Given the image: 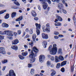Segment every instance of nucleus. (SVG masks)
I'll list each match as a JSON object with an SVG mask.
<instances>
[{"label":"nucleus","mask_w":76,"mask_h":76,"mask_svg":"<svg viewBox=\"0 0 76 76\" xmlns=\"http://www.w3.org/2000/svg\"><path fill=\"white\" fill-rule=\"evenodd\" d=\"M33 50L36 54H34V53H33V51L32 50L30 53L29 57L31 58V59L30 60V63L31 64L35 62V57L37 56V53L38 52V50L35 47H34L33 48Z\"/></svg>","instance_id":"nucleus-1"},{"label":"nucleus","mask_w":76,"mask_h":76,"mask_svg":"<svg viewBox=\"0 0 76 76\" xmlns=\"http://www.w3.org/2000/svg\"><path fill=\"white\" fill-rule=\"evenodd\" d=\"M58 9H60L59 11L61 13H62V12H63V13H64L65 14H66V13H67L66 11L64 9V6L63 4L61 3H59L58 5Z\"/></svg>","instance_id":"nucleus-2"},{"label":"nucleus","mask_w":76,"mask_h":76,"mask_svg":"<svg viewBox=\"0 0 76 76\" xmlns=\"http://www.w3.org/2000/svg\"><path fill=\"white\" fill-rule=\"evenodd\" d=\"M57 45L54 44L53 45L52 50L50 51V54L52 55H55L56 54L57 52Z\"/></svg>","instance_id":"nucleus-3"},{"label":"nucleus","mask_w":76,"mask_h":76,"mask_svg":"<svg viewBox=\"0 0 76 76\" xmlns=\"http://www.w3.org/2000/svg\"><path fill=\"white\" fill-rule=\"evenodd\" d=\"M35 25L36 26V32L37 35H39L40 34V31L39 29L41 28V25L40 24H38V23H36Z\"/></svg>","instance_id":"nucleus-4"},{"label":"nucleus","mask_w":76,"mask_h":76,"mask_svg":"<svg viewBox=\"0 0 76 76\" xmlns=\"http://www.w3.org/2000/svg\"><path fill=\"white\" fill-rule=\"evenodd\" d=\"M43 4H44L43 5V9L45 10L47 9V8L48 7V4H47V3L45 2V0H39Z\"/></svg>","instance_id":"nucleus-5"},{"label":"nucleus","mask_w":76,"mask_h":76,"mask_svg":"<svg viewBox=\"0 0 76 76\" xmlns=\"http://www.w3.org/2000/svg\"><path fill=\"white\" fill-rule=\"evenodd\" d=\"M6 76H16V74L13 70H10L9 71V74H7Z\"/></svg>","instance_id":"nucleus-6"},{"label":"nucleus","mask_w":76,"mask_h":76,"mask_svg":"<svg viewBox=\"0 0 76 76\" xmlns=\"http://www.w3.org/2000/svg\"><path fill=\"white\" fill-rule=\"evenodd\" d=\"M39 60L40 62L42 63L43 62L44 60H45V56L44 55H41L39 57Z\"/></svg>","instance_id":"nucleus-7"},{"label":"nucleus","mask_w":76,"mask_h":76,"mask_svg":"<svg viewBox=\"0 0 76 76\" xmlns=\"http://www.w3.org/2000/svg\"><path fill=\"white\" fill-rule=\"evenodd\" d=\"M5 49L3 47L0 48V53H1L3 54H6V51Z\"/></svg>","instance_id":"nucleus-8"},{"label":"nucleus","mask_w":76,"mask_h":76,"mask_svg":"<svg viewBox=\"0 0 76 76\" xmlns=\"http://www.w3.org/2000/svg\"><path fill=\"white\" fill-rule=\"evenodd\" d=\"M42 28L43 32H45L46 31H47L48 32H50V30L49 28L47 27L46 29H45V26H43Z\"/></svg>","instance_id":"nucleus-9"},{"label":"nucleus","mask_w":76,"mask_h":76,"mask_svg":"<svg viewBox=\"0 0 76 76\" xmlns=\"http://www.w3.org/2000/svg\"><path fill=\"white\" fill-rule=\"evenodd\" d=\"M19 42V40L15 39L12 41V45H16V44H18Z\"/></svg>","instance_id":"nucleus-10"},{"label":"nucleus","mask_w":76,"mask_h":76,"mask_svg":"<svg viewBox=\"0 0 76 76\" xmlns=\"http://www.w3.org/2000/svg\"><path fill=\"white\" fill-rule=\"evenodd\" d=\"M42 37L43 39H48V35L44 33L42 34Z\"/></svg>","instance_id":"nucleus-11"},{"label":"nucleus","mask_w":76,"mask_h":76,"mask_svg":"<svg viewBox=\"0 0 76 76\" xmlns=\"http://www.w3.org/2000/svg\"><path fill=\"white\" fill-rule=\"evenodd\" d=\"M13 32L12 31H7V35L8 36H11V37L13 36Z\"/></svg>","instance_id":"nucleus-12"},{"label":"nucleus","mask_w":76,"mask_h":76,"mask_svg":"<svg viewBox=\"0 0 76 76\" xmlns=\"http://www.w3.org/2000/svg\"><path fill=\"white\" fill-rule=\"evenodd\" d=\"M58 57L59 59L61 60V61H63L64 60V57L61 55L59 56Z\"/></svg>","instance_id":"nucleus-13"},{"label":"nucleus","mask_w":76,"mask_h":76,"mask_svg":"<svg viewBox=\"0 0 76 76\" xmlns=\"http://www.w3.org/2000/svg\"><path fill=\"white\" fill-rule=\"evenodd\" d=\"M31 14L34 17H36L37 16V13H36V12L34 11H32L31 12Z\"/></svg>","instance_id":"nucleus-14"},{"label":"nucleus","mask_w":76,"mask_h":76,"mask_svg":"<svg viewBox=\"0 0 76 76\" xmlns=\"http://www.w3.org/2000/svg\"><path fill=\"white\" fill-rule=\"evenodd\" d=\"M66 63H67V61H64L61 62L60 66H65V65L66 64Z\"/></svg>","instance_id":"nucleus-15"},{"label":"nucleus","mask_w":76,"mask_h":76,"mask_svg":"<svg viewBox=\"0 0 76 76\" xmlns=\"http://www.w3.org/2000/svg\"><path fill=\"white\" fill-rule=\"evenodd\" d=\"M12 1H14V3L15 4H16V5H17V6H20V4H19V3L18 2L16 1H17V0H12Z\"/></svg>","instance_id":"nucleus-16"},{"label":"nucleus","mask_w":76,"mask_h":76,"mask_svg":"<svg viewBox=\"0 0 76 76\" xmlns=\"http://www.w3.org/2000/svg\"><path fill=\"white\" fill-rule=\"evenodd\" d=\"M42 45L44 47H45V48L47 47V42L46 41H45L42 42Z\"/></svg>","instance_id":"nucleus-17"},{"label":"nucleus","mask_w":76,"mask_h":76,"mask_svg":"<svg viewBox=\"0 0 76 76\" xmlns=\"http://www.w3.org/2000/svg\"><path fill=\"white\" fill-rule=\"evenodd\" d=\"M11 48L13 50H17L18 49V48L16 45L12 46H11Z\"/></svg>","instance_id":"nucleus-18"},{"label":"nucleus","mask_w":76,"mask_h":76,"mask_svg":"<svg viewBox=\"0 0 76 76\" xmlns=\"http://www.w3.org/2000/svg\"><path fill=\"white\" fill-rule=\"evenodd\" d=\"M55 61L56 63H58L59 62V60H58V57L57 56H55Z\"/></svg>","instance_id":"nucleus-19"},{"label":"nucleus","mask_w":76,"mask_h":76,"mask_svg":"<svg viewBox=\"0 0 76 76\" xmlns=\"http://www.w3.org/2000/svg\"><path fill=\"white\" fill-rule=\"evenodd\" d=\"M51 72H53L51 74V76H54V75H56V71H54V70L52 69L51 70Z\"/></svg>","instance_id":"nucleus-20"},{"label":"nucleus","mask_w":76,"mask_h":76,"mask_svg":"<svg viewBox=\"0 0 76 76\" xmlns=\"http://www.w3.org/2000/svg\"><path fill=\"white\" fill-rule=\"evenodd\" d=\"M56 18L59 20V21H61L63 20L62 18L60 16H57Z\"/></svg>","instance_id":"nucleus-21"},{"label":"nucleus","mask_w":76,"mask_h":76,"mask_svg":"<svg viewBox=\"0 0 76 76\" xmlns=\"http://www.w3.org/2000/svg\"><path fill=\"white\" fill-rule=\"evenodd\" d=\"M21 54L23 56H26L28 55V52L26 51L25 52L22 53Z\"/></svg>","instance_id":"nucleus-22"},{"label":"nucleus","mask_w":76,"mask_h":76,"mask_svg":"<svg viewBox=\"0 0 76 76\" xmlns=\"http://www.w3.org/2000/svg\"><path fill=\"white\" fill-rule=\"evenodd\" d=\"M32 38L33 41H35V39H36V35L35 34H34L33 35Z\"/></svg>","instance_id":"nucleus-23"},{"label":"nucleus","mask_w":76,"mask_h":76,"mask_svg":"<svg viewBox=\"0 0 76 76\" xmlns=\"http://www.w3.org/2000/svg\"><path fill=\"white\" fill-rule=\"evenodd\" d=\"M23 19V17L22 16H20L19 18L16 19V21H20V20H22Z\"/></svg>","instance_id":"nucleus-24"},{"label":"nucleus","mask_w":76,"mask_h":76,"mask_svg":"<svg viewBox=\"0 0 76 76\" xmlns=\"http://www.w3.org/2000/svg\"><path fill=\"white\" fill-rule=\"evenodd\" d=\"M16 15V12H13L11 14L12 18H13L14 17H15V16Z\"/></svg>","instance_id":"nucleus-25"},{"label":"nucleus","mask_w":76,"mask_h":76,"mask_svg":"<svg viewBox=\"0 0 76 76\" xmlns=\"http://www.w3.org/2000/svg\"><path fill=\"white\" fill-rule=\"evenodd\" d=\"M61 25V23L59 22H56L55 23V26H60Z\"/></svg>","instance_id":"nucleus-26"},{"label":"nucleus","mask_w":76,"mask_h":76,"mask_svg":"<svg viewBox=\"0 0 76 76\" xmlns=\"http://www.w3.org/2000/svg\"><path fill=\"white\" fill-rule=\"evenodd\" d=\"M61 49H59L58 50V53L59 54H60L61 55L62 54V52H61Z\"/></svg>","instance_id":"nucleus-27"},{"label":"nucleus","mask_w":76,"mask_h":76,"mask_svg":"<svg viewBox=\"0 0 76 76\" xmlns=\"http://www.w3.org/2000/svg\"><path fill=\"white\" fill-rule=\"evenodd\" d=\"M1 62L3 64L6 63L7 62V60L6 59L4 60L1 61Z\"/></svg>","instance_id":"nucleus-28"},{"label":"nucleus","mask_w":76,"mask_h":76,"mask_svg":"<svg viewBox=\"0 0 76 76\" xmlns=\"http://www.w3.org/2000/svg\"><path fill=\"white\" fill-rule=\"evenodd\" d=\"M9 18V14H7L6 16H5L4 18L5 19H8Z\"/></svg>","instance_id":"nucleus-29"},{"label":"nucleus","mask_w":76,"mask_h":76,"mask_svg":"<svg viewBox=\"0 0 76 76\" xmlns=\"http://www.w3.org/2000/svg\"><path fill=\"white\" fill-rule=\"evenodd\" d=\"M18 57L21 60H23V59H25V58L21 55H19Z\"/></svg>","instance_id":"nucleus-30"},{"label":"nucleus","mask_w":76,"mask_h":76,"mask_svg":"<svg viewBox=\"0 0 76 76\" xmlns=\"http://www.w3.org/2000/svg\"><path fill=\"white\" fill-rule=\"evenodd\" d=\"M60 65V63H58L57 64L56 67L57 69H59V68H60V67L61 66Z\"/></svg>","instance_id":"nucleus-31"},{"label":"nucleus","mask_w":76,"mask_h":76,"mask_svg":"<svg viewBox=\"0 0 76 76\" xmlns=\"http://www.w3.org/2000/svg\"><path fill=\"white\" fill-rule=\"evenodd\" d=\"M6 12V10H3L2 11H0V15H1V14H3L5 12Z\"/></svg>","instance_id":"nucleus-32"},{"label":"nucleus","mask_w":76,"mask_h":76,"mask_svg":"<svg viewBox=\"0 0 76 76\" xmlns=\"http://www.w3.org/2000/svg\"><path fill=\"white\" fill-rule=\"evenodd\" d=\"M48 50H49V51H50H50L53 50V48H52V46L50 45L48 48Z\"/></svg>","instance_id":"nucleus-33"},{"label":"nucleus","mask_w":76,"mask_h":76,"mask_svg":"<svg viewBox=\"0 0 76 76\" xmlns=\"http://www.w3.org/2000/svg\"><path fill=\"white\" fill-rule=\"evenodd\" d=\"M47 64L48 66H50L51 65V62L49 61H48L47 62Z\"/></svg>","instance_id":"nucleus-34"},{"label":"nucleus","mask_w":76,"mask_h":76,"mask_svg":"<svg viewBox=\"0 0 76 76\" xmlns=\"http://www.w3.org/2000/svg\"><path fill=\"white\" fill-rule=\"evenodd\" d=\"M31 75H33L34 73V69H31Z\"/></svg>","instance_id":"nucleus-35"},{"label":"nucleus","mask_w":76,"mask_h":76,"mask_svg":"<svg viewBox=\"0 0 76 76\" xmlns=\"http://www.w3.org/2000/svg\"><path fill=\"white\" fill-rule=\"evenodd\" d=\"M74 70V65H73V66H72L71 67V72H73Z\"/></svg>","instance_id":"nucleus-36"},{"label":"nucleus","mask_w":76,"mask_h":76,"mask_svg":"<svg viewBox=\"0 0 76 76\" xmlns=\"http://www.w3.org/2000/svg\"><path fill=\"white\" fill-rule=\"evenodd\" d=\"M29 33L30 34H33V31L32 29H30L29 31Z\"/></svg>","instance_id":"nucleus-37"},{"label":"nucleus","mask_w":76,"mask_h":76,"mask_svg":"<svg viewBox=\"0 0 76 76\" xmlns=\"http://www.w3.org/2000/svg\"><path fill=\"white\" fill-rule=\"evenodd\" d=\"M50 60L52 61H54V57L53 56H51L50 58Z\"/></svg>","instance_id":"nucleus-38"},{"label":"nucleus","mask_w":76,"mask_h":76,"mask_svg":"<svg viewBox=\"0 0 76 76\" xmlns=\"http://www.w3.org/2000/svg\"><path fill=\"white\" fill-rule=\"evenodd\" d=\"M61 71L63 73H64V67L62 68L61 69Z\"/></svg>","instance_id":"nucleus-39"},{"label":"nucleus","mask_w":76,"mask_h":76,"mask_svg":"<svg viewBox=\"0 0 76 76\" xmlns=\"http://www.w3.org/2000/svg\"><path fill=\"white\" fill-rule=\"evenodd\" d=\"M18 34L19 35H20V34L22 33V32L21 31V30H19L18 31Z\"/></svg>","instance_id":"nucleus-40"},{"label":"nucleus","mask_w":76,"mask_h":76,"mask_svg":"<svg viewBox=\"0 0 76 76\" xmlns=\"http://www.w3.org/2000/svg\"><path fill=\"white\" fill-rule=\"evenodd\" d=\"M46 27H47V28H50V24L48 23L46 24Z\"/></svg>","instance_id":"nucleus-41"},{"label":"nucleus","mask_w":76,"mask_h":76,"mask_svg":"<svg viewBox=\"0 0 76 76\" xmlns=\"http://www.w3.org/2000/svg\"><path fill=\"white\" fill-rule=\"evenodd\" d=\"M6 23H3L2 24V26L4 28H5V24Z\"/></svg>","instance_id":"nucleus-42"},{"label":"nucleus","mask_w":76,"mask_h":76,"mask_svg":"<svg viewBox=\"0 0 76 76\" xmlns=\"http://www.w3.org/2000/svg\"><path fill=\"white\" fill-rule=\"evenodd\" d=\"M32 66V64H28V67H31Z\"/></svg>","instance_id":"nucleus-43"},{"label":"nucleus","mask_w":76,"mask_h":76,"mask_svg":"<svg viewBox=\"0 0 76 76\" xmlns=\"http://www.w3.org/2000/svg\"><path fill=\"white\" fill-rule=\"evenodd\" d=\"M7 38H8V39H13V37H7Z\"/></svg>","instance_id":"nucleus-44"},{"label":"nucleus","mask_w":76,"mask_h":76,"mask_svg":"<svg viewBox=\"0 0 76 76\" xmlns=\"http://www.w3.org/2000/svg\"><path fill=\"white\" fill-rule=\"evenodd\" d=\"M6 33L7 34V31H5L3 32V35L6 34Z\"/></svg>","instance_id":"nucleus-45"},{"label":"nucleus","mask_w":76,"mask_h":76,"mask_svg":"<svg viewBox=\"0 0 76 76\" xmlns=\"http://www.w3.org/2000/svg\"><path fill=\"white\" fill-rule=\"evenodd\" d=\"M11 8H12V9H20V10H22V9L20 8H19V7L15 8L14 7H12Z\"/></svg>","instance_id":"nucleus-46"},{"label":"nucleus","mask_w":76,"mask_h":76,"mask_svg":"<svg viewBox=\"0 0 76 76\" xmlns=\"http://www.w3.org/2000/svg\"><path fill=\"white\" fill-rule=\"evenodd\" d=\"M33 44H34L33 42H30L29 43V45H31V47H32V45H33Z\"/></svg>","instance_id":"nucleus-47"},{"label":"nucleus","mask_w":76,"mask_h":76,"mask_svg":"<svg viewBox=\"0 0 76 76\" xmlns=\"http://www.w3.org/2000/svg\"><path fill=\"white\" fill-rule=\"evenodd\" d=\"M8 27H9V25L5 23V28H8Z\"/></svg>","instance_id":"nucleus-48"},{"label":"nucleus","mask_w":76,"mask_h":76,"mask_svg":"<svg viewBox=\"0 0 76 76\" xmlns=\"http://www.w3.org/2000/svg\"><path fill=\"white\" fill-rule=\"evenodd\" d=\"M54 34L57 35H58L59 34V33L55 31L54 33Z\"/></svg>","instance_id":"nucleus-49"},{"label":"nucleus","mask_w":76,"mask_h":76,"mask_svg":"<svg viewBox=\"0 0 76 76\" xmlns=\"http://www.w3.org/2000/svg\"><path fill=\"white\" fill-rule=\"evenodd\" d=\"M47 1L50 4H51V1H50V0H47Z\"/></svg>","instance_id":"nucleus-50"},{"label":"nucleus","mask_w":76,"mask_h":76,"mask_svg":"<svg viewBox=\"0 0 76 76\" xmlns=\"http://www.w3.org/2000/svg\"><path fill=\"white\" fill-rule=\"evenodd\" d=\"M29 35L27 34L25 37V38H29Z\"/></svg>","instance_id":"nucleus-51"},{"label":"nucleus","mask_w":76,"mask_h":76,"mask_svg":"<svg viewBox=\"0 0 76 76\" xmlns=\"http://www.w3.org/2000/svg\"><path fill=\"white\" fill-rule=\"evenodd\" d=\"M24 48H26V49L28 48V46L26 45H24Z\"/></svg>","instance_id":"nucleus-52"},{"label":"nucleus","mask_w":76,"mask_h":76,"mask_svg":"<svg viewBox=\"0 0 76 76\" xmlns=\"http://www.w3.org/2000/svg\"><path fill=\"white\" fill-rule=\"evenodd\" d=\"M38 7L39 10H41V7H40V6L39 5H38Z\"/></svg>","instance_id":"nucleus-53"},{"label":"nucleus","mask_w":76,"mask_h":76,"mask_svg":"<svg viewBox=\"0 0 76 76\" xmlns=\"http://www.w3.org/2000/svg\"><path fill=\"white\" fill-rule=\"evenodd\" d=\"M1 41H2V39H4V36H1Z\"/></svg>","instance_id":"nucleus-54"},{"label":"nucleus","mask_w":76,"mask_h":76,"mask_svg":"<svg viewBox=\"0 0 76 76\" xmlns=\"http://www.w3.org/2000/svg\"><path fill=\"white\" fill-rule=\"evenodd\" d=\"M34 19L35 20H38V17L34 18Z\"/></svg>","instance_id":"nucleus-55"},{"label":"nucleus","mask_w":76,"mask_h":76,"mask_svg":"<svg viewBox=\"0 0 76 76\" xmlns=\"http://www.w3.org/2000/svg\"><path fill=\"white\" fill-rule=\"evenodd\" d=\"M0 35H3V32L2 31H0Z\"/></svg>","instance_id":"nucleus-56"},{"label":"nucleus","mask_w":76,"mask_h":76,"mask_svg":"<svg viewBox=\"0 0 76 76\" xmlns=\"http://www.w3.org/2000/svg\"><path fill=\"white\" fill-rule=\"evenodd\" d=\"M26 31L28 32L29 31V28H27L26 29Z\"/></svg>","instance_id":"nucleus-57"},{"label":"nucleus","mask_w":76,"mask_h":76,"mask_svg":"<svg viewBox=\"0 0 76 76\" xmlns=\"http://www.w3.org/2000/svg\"><path fill=\"white\" fill-rule=\"evenodd\" d=\"M6 66H4L3 67V69H2V70L3 71H4V70H5V69H6Z\"/></svg>","instance_id":"nucleus-58"},{"label":"nucleus","mask_w":76,"mask_h":76,"mask_svg":"<svg viewBox=\"0 0 76 76\" xmlns=\"http://www.w3.org/2000/svg\"><path fill=\"white\" fill-rule=\"evenodd\" d=\"M58 36L59 37H64L63 35L61 34L59 35Z\"/></svg>","instance_id":"nucleus-59"},{"label":"nucleus","mask_w":76,"mask_h":76,"mask_svg":"<svg viewBox=\"0 0 76 76\" xmlns=\"http://www.w3.org/2000/svg\"><path fill=\"white\" fill-rule=\"evenodd\" d=\"M5 6L4 5L0 4V7H4Z\"/></svg>","instance_id":"nucleus-60"},{"label":"nucleus","mask_w":76,"mask_h":76,"mask_svg":"<svg viewBox=\"0 0 76 76\" xmlns=\"http://www.w3.org/2000/svg\"><path fill=\"white\" fill-rule=\"evenodd\" d=\"M54 38L55 39H58V37L57 36H55Z\"/></svg>","instance_id":"nucleus-61"},{"label":"nucleus","mask_w":76,"mask_h":76,"mask_svg":"<svg viewBox=\"0 0 76 76\" xmlns=\"http://www.w3.org/2000/svg\"><path fill=\"white\" fill-rule=\"evenodd\" d=\"M73 19L74 21H75V16H74V17H73Z\"/></svg>","instance_id":"nucleus-62"},{"label":"nucleus","mask_w":76,"mask_h":76,"mask_svg":"<svg viewBox=\"0 0 76 76\" xmlns=\"http://www.w3.org/2000/svg\"><path fill=\"white\" fill-rule=\"evenodd\" d=\"M58 20L57 19H56L54 21V22H58Z\"/></svg>","instance_id":"nucleus-63"},{"label":"nucleus","mask_w":76,"mask_h":76,"mask_svg":"<svg viewBox=\"0 0 76 76\" xmlns=\"http://www.w3.org/2000/svg\"><path fill=\"white\" fill-rule=\"evenodd\" d=\"M60 1V0H55V2L58 3V2Z\"/></svg>","instance_id":"nucleus-64"}]
</instances>
